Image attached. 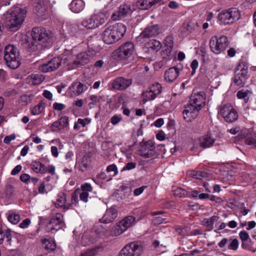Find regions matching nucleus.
<instances>
[{
  "instance_id": "1",
  "label": "nucleus",
  "mask_w": 256,
  "mask_h": 256,
  "mask_svg": "<svg viewBox=\"0 0 256 256\" xmlns=\"http://www.w3.org/2000/svg\"><path fill=\"white\" fill-rule=\"evenodd\" d=\"M205 97L203 92H193L190 96L189 104L183 112L184 120L188 122L196 118L199 111L204 106Z\"/></svg>"
},
{
  "instance_id": "2",
  "label": "nucleus",
  "mask_w": 256,
  "mask_h": 256,
  "mask_svg": "<svg viewBox=\"0 0 256 256\" xmlns=\"http://www.w3.org/2000/svg\"><path fill=\"white\" fill-rule=\"evenodd\" d=\"M31 35L32 41L28 49L30 51L48 48L50 46L52 36L50 34L42 27H36L32 28Z\"/></svg>"
},
{
  "instance_id": "3",
  "label": "nucleus",
  "mask_w": 256,
  "mask_h": 256,
  "mask_svg": "<svg viewBox=\"0 0 256 256\" xmlns=\"http://www.w3.org/2000/svg\"><path fill=\"white\" fill-rule=\"evenodd\" d=\"M26 10L20 6H14L4 14L6 26L12 31L18 30L23 23Z\"/></svg>"
},
{
  "instance_id": "4",
  "label": "nucleus",
  "mask_w": 256,
  "mask_h": 256,
  "mask_svg": "<svg viewBox=\"0 0 256 256\" xmlns=\"http://www.w3.org/2000/svg\"><path fill=\"white\" fill-rule=\"evenodd\" d=\"M126 30V26L122 23H117L106 28L102 34L103 41L108 44H114L124 36Z\"/></svg>"
},
{
  "instance_id": "5",
  "label": "nucleus",
  "mask_w": 256,
  "mask_h": 256,
  "mask_svg": "<svg viewBox=\"0 0 256 256\" xmlns=\"http://www.w3.org/2000/svg\"><path fill=\"white\" fill-rule=\"evenodd\" d=\"M4 59L6 65L12 69L17 68L21 64L18 48L12 44L6 46L4 50Z\"/></svg>"
},
{
  "instance_id": "6",
  "label": "nucleus",
  "mask_w": 256,
  "mask_h": 256,
  "mask_svg": "<svg viewBox=\"0 0 256 256\" xmlns=\"http://www.w3.org/2000/svg\"><path fill=\"white\" fill-rule=\"evenodd\" d=\"M248 67L244 62L240 63L234 71L233 82L239 88L244 87L248 78Z\"/></svg>"
},
{
  "instance_id": "7",
  "label": "nucleus",
  "mask_w": 256,
  "mask_h": 256,
  "mask_svg": "<svg viewBox=\"0 0 256 256\" xmlns=\"http://www.w3.org/2000/svg\"><path fill=\"white\" fill-rule=\"evenodd\" d=\"M220 24L229 25L234 23L240 18V13L238 8H232L222 10L218 16Z\"/></svg>"
},
{
  "instance_id": "8",
  "label": "nucleus",
  "mask_w": 256,
  "mask_h": 256,
  "mask_svg": "<svg viewBox=\"0 0 256 256\" xmlns=\"http://www.w3.org/2000/svg\"><path fill=\"white\" fill-rule=\"evenodd\" d=\"M143 251V246L141 242H132L121 250L118 256H140Z\"/></svg>"
},
{
  "instance_id": "9",
  "label": "nucleus",
  "mask_w": 256,
  "mask_h": 256,
  "mask_svg": "<svg viewBox=\"0 0 256 256\" xmlns=\"http://www.w3.org/2000/svg\"><path fill=\"white\" fill-rule=\"evenodd\" d=\"M211 50L216 54H219L224 52L228 45V38L222 36L219 38L212 36L209 42Z\"/></svg>"
},
{
  "instance_id": "10",
  "label": "nucleus",
  "mask_w": 256,
  "mask_h": 256,
  "mask_svg": "<svg viewBox=\"0 0 256 256\" xmlns=\"http://www.w3.org/2000/svg\"><path fill=\"white\" fill-rule=\"evenodd\" d=\"M218 113L227 122H233L238 118V112L229 104L220 106Z\"/></svg>"
},
{
  "instance_id": "11",
  "label": "nucleus",
  "mask_w": 256,
  "mask_h": 256,
  "mask_svg": "<svg viewBox=\"0 0 256 256\" xmlns=\"http://www.w3.org/2000/svg\"><path fill=\"white\" fill-rule=\"evenodd\" d=\"M84 38L86 40L81 42L82 47L86 46L90 55L94 56L100 49L98 44L100 41L98 37L96 36H84Z\"/></svg>"
},
{
  "instance_id": "12",
  "label": "nucleus",
  "mask_w": 256,
  "mask_h": 256,
  "mask_svg": "<svg viewBox=\"0 0 256 256\" xmlns=\"http://www.w3.org/2000/svg\"><path fill=\"white\" fill-rule=\"evenodd\" d=\"M134 50V45L131 42H126L118 48L114 52V55L120 60H125L129 58Z\"/></svg>"
},
{
  "instance_id": "13",
  "label": "nucleus",
  "mask_w": 256,
  "mask_h": 256,
  "mask_svg": "<svg viewBox=\"0 0 256 256\" xmlns=\"http://www.w3.org/2000/svg\"><path fill=\"white\" fill-rule=\"evenodd\" d=\"M63 224V215L60 213H57L51 218L46 225V229L48 232L55 233L62 228Z\"/></svg>"
},
{
  "instance_id": "14",
  "label": "nucleus",
  "mask_w": 256,
  "mask_h": 256,
  "mask_svg": "<svg viewBox=\"0 0 256 256\" xmlns=\"http://www.w3.org/2000/svg\"><path fill=\"white\" fill-rule=\"evenodd\" d=\"M66 54H64L60 59L62 60V63L66 64L68 69H73L76 68L80 64V60L78 58L79 54H74V50L72 52H66Z\"/></svg>"
},
{
  "instance_id": "15",
  "label": "nucleus",
  "mask_w": 256,
  "mask_h": 256,
  "mask_svg": "<svg viewBox=\"0 0 256 256\" xmlns=\"http://www.w3.org/2000/svg\"><path fill=\"white\" fill-rule=\"evenodd\" d=\"M155 146L152 140H148L140 144L138 152L144 158L156 156Z\"/></svg>"
},
{
  "instance_id": "16",
  "label": "nucleus",
  "mask_w": 256,
  "mask_h": 256,
  "mask_svg": "<svg viewBox=\"0 0 256 256\" xmlns=\"http://www.w3.org/2000/svg\"><path fill=\"white\" fill-rule=\"evenodd\" d=\"M160 33V27L158 24L152 25L146 27L141 32L140 35L137 37L138 41L142 42L146 39L151 37L155 36Z\"/></svg>"
},
{
  "instance_id": "17",
  "label": "nucleus",
  "mask_w": 256,
  "mask_h": 256,
  "mask_svg": "<svg viewBox=\"0 0 256 256\" xmlns=\"http://www.w3.org/2000/svg\"><path fill=\"white\" fill-rule=\"evenodd\" d=\"M34 10L38 16H43L48 13V0H32Z\"/></svg>"
},
{
  "instance_id": "18",
  "label": "nucleus",
  "mask_w": 256,
  "mask_h": 256,
  "mask_svg": "<svg viewBox=\"0 0 256 256\" xmlns=\"http://www.w3.org/2000/svg\"><path fill=\"white\" fill-rule=\"evenodd\" d=\"M136 220L134 216H130L126 217L120 221L119 224L115 228L114 232L116 235H120L125 232L128 228L132 226Z\"/></svg>"
},
{
  "instance_id": "19",
  "label": "nucleus",
  "mask_w": 256,
  "mask_h": 256,
  "mask_svg": "<svg viewBox=\"0 0 256 256\" xmlns=\"http://www.w3.org/2000/svg\"><path fill=\"white\" fill-rule=\"evenodd\" d=\"M106 21L104 17L100 15H94L87 20H84L82 24L88 29H92L103 24Z\"/></svg>"
},
{
  "instance_id": "20",
  "label": "nucleus",
  "mask_w": 256,
  "mask_h": 256,
  "mask_svg": "<svg viewBox=\"0 0 256 256\" xmlns=\"http://www.w3.org/2000/svg\"><path fill=\"white\" fill-rule=\"evenodd\" d=\"M62 64L60 57H54L46 63L42 64L40 70L43 72H47L56 70Z\"/></svg>"
},
{
  "instance_id": "21",
  "label": "nucleus",
  "mask_w": 256,
  "mask_h": 256,
  "mask_svg": "<svg viewBox=\"0 0 256 256\" xmlns=\"http://www.w3.org/2000/svg\"><path fill=\"white\" fill-rule=\"evenodd\" d=\"M132 84V80L122 77L116 78L113 82L112 88L116 90H124Z\"/></svg>"
},
{
  "instance_id": "22",
  "label": "nucleus",
  "mask_w": 256,
  "mask_h": 256,
  "mask_svg": "<svg viewBox=\"0 0 256 256\" xmlns=\"http://www.w3.org/2000/svg\"><path fill=\"white\" fill-rule=\"evenodd\" d=\"M240 136L244 139L245 143L248 145H254L256 146V134L252 130H245L242 132Z\"/></svg>"
},
{
  "instance_id": "23",
  "label": "nucleus",
  "mask_w": 256,
  "mask_h": 256,
  "mask_svg": "<svg viewBox=\"0 0 256 256\" xmlns=\"http://www.w3.org/2000/svg\"><path fill=\"white\" fill-rule=\"evenodd\" d=\"M117 212L115 208H111L107 210L102 218L100 222L110 223L113 222L117 217Z\"/></svg>"
},
{
  "instance_id": "24",
  "label": "nucleus",
  "mask_w": 256,
  "mask_h": 256,
  "mask_svg": "<svg viewBox=\"0 0 256 256\" xmlns=\"http://www.w3.org/2000/svg\"><path fill=\"white\" fill-rule=\"evenodd\" d=\"M130 10V6L126 4L120 5L118 10L114 12L112 15V18L114 20H118L124 16Z\"/></svg>"
},
{
  "instance_id": "25",
  "label": "nucleus",
  "mask_w": 256,
  "mask_h": 256,
  "mask_svg": "<svg viewBox=\"0 0 256 256\" xmlns=\"http://www.w3.org/2000/svg\"><path fill=\"white\" fill-rule=\"evenodd\" d=\"M178 68L176 67L170 68L165 72L164 79L168 82H172L178 78Z\"/></svg>"
},
{
  "instance_id": "26",
  "label": "nucleus",
  "mask_w": 256,
  "mask_h": 256,
  "mask_svg": "<svg viewBox=\"0 0 256 256\" xmlns=\"http://www.w3.org/2000/svg\"><path fill=\"white\" fill-rule=\"evenodd\" d=\"M162 1V0H138L136 5L138 8L147 10Z\"/></svg>"
},
{
  "instance_id": "27",
  "label": "nucleus",
  "mask_w": 256,
  "mask_h": 256,
  "mask_svg": "<svg viewBox=\"0 0 256 256\" xmlns=\"http://www.w3.org/2000/svg\"><path fill=\"white\" fill-rule=\"evenodd\" d=\"M92 190V187L88 183L86 182L81 186V200L86 202L88 201V192Z\"/></svg>"
},
{
  "instance_id": "28",
  "label": "nucleus",
  "mask_w": 256,
  "mask_h": 256,
  "mask_svg": "<svg viewBox=\"0 0 256 256\" xmlns=\"http://www.w3.org/2000/svg\"><path fill=\"white\" fill-rule=\"evenodd\" d=\"M12 230L8 228L5 232L2 229V224L0 222V244L3 242L4 238L6 239V242L9 244H11L12 240Z\"/></svg>"
},
{
  "instance_id": "29",
  "label": "nucleus",
  "mask_w": 256,
  "mask_h": 256,
  "mask_svg": "<svg viewBox=\"0 0 256 256\" xmlns=\"http://www.w3.org/2000/svg\"><path fill=\"white\" fill-rule=\"evenodd\" d=\"M215 141L210 136L206 135L200 139V146L204 148H210L214 146Z\"/></svg>"
},
{
  "instance_id": "30",
  "label": "nucleus",
  "mask_w": 256,
  "mask_h": 256,
  "mask_svg": "<svg viewBox=\"0 0 256 256\" xmlns=\"http://www.w3.org/2000/svg\"><path fill=\"white\" fill-rule=\"evenodd\" d=\"M31 168L36 173L44 174L46 172V166L39 161H33L31 164Z\"/></svg>"
},
{
  "instance_id": "31",
  "label": "nucleus",
  "mask_w": 256,
  "mask_h": 256,
  "mask_svg": "<svg viewBox=\"0 0 256 256\" xmlns=\"http://www.w3.org/2000/svg\"><path fill=\"white\" fill-rule=\"evenodd\" d=\"M96 242V240L94 238V235L92 232H86L84 234L82 237V242L84 244V246L86 245H89Z\"/></svg>"
},
{
  "instance_id": "32",
  "label": "nucleus",
  "mask_w": 256,
  "mask_h": 256,
  "mask_svg": "<svg viewBox=\"0 0 256 256\" xmlns=\"http://www.w3.org/2000/svg\"><path fill=\"white\" fill-rule=\"evenodd\" d=\"M68 122V118L67 116H62L58 120L54 122L52 126L56 128L58 130H61L66 127Z\"/></svg>"
},
{
  "instance_id": "33",
  "label": "nucleus",
  "mask_w": 256,
  "mask_h": 256,
  "mask_svg": "<svg viewBox=\"0 0 256 256\" xmlns=\"http://www.w3.org/2000/svg\"><path fill=\"white\" fill-rule=\"evenodd\" d=\"M42 247L50 251L54 250L56 248V244L54 241L51 238H44L42 240Z\"/></svg>"
},
{
  "instance_id": "34",
  "label": "nucleus",
  "mask_w": 256,
  "mask_h": 256,
  "mask_svg": "<svg viewBox=\"0 0 256 256\" xmlns=\"http://www.w3.org/2000/svg\"><path fill=\"white\" fill-rule=\"evenodd\" d=\"M146 46L148 48H150L156 52H158L162 48V44L158 40H152L146 42Z\"/></svg>"
},
{
  "instance_id": "35",
  "label": "nucleus",
  "mask_w": 256,
  "mask_h": 256,
  "mask_svg": "<svg viewBox=\"0 0 256 256\" xmlns=\"http://www.w3.org/2000/svg\"><path fill=\"white\" fill-rule=\"evenodd\" d=\"M70 96L74 97L80 94V82H74L69 88Z\"/></svg>"
},
{
  "instance_id": "36",
  "label": "nucleus",
  "mask_w": 256,
  "mask_h": 256,
  "mask_svg": "<svg viewBox=\"0 0 256 256\" xmlns=\"http://www.w3.org/2000/svg\"><path fill=\"white\" fill-rule=\"evenodd\" d=\"M157 96L155 95L148 88L142 94L143 101L146 102L149 100H154Z\"/></svg>"
},
{
  "instance_id": "37",
  "label": "nucleus",
  "mask_w": 256,
  "mask_h": 256,
  "mask_svg": "<svg viewBox=\"0 0 256 256\" xmlns=\"http://www.w3.org/2000/svg\"><path fill=\"white\" fill-rule=\"evenodd\" d=\"M8 222L14 224H16L20 220V216L18 214L9 212L7 216Z\"/></svg>"
},
{
  "instance_id": "38",
  "label": "nucleus",
  "mask_w": 256,
  "mask_h": 256,
  "mask_svg": "<svg viewBox=\"0 0 256 256\" xmlns=\"http://www.w3.org/2000/svg\"><path fill=\"white\" fill-rule=\"evenodd\" d=\"M80 196V189L78 188L72 193V200L70 206L73 207L74 206H76L78 203V196Z\"/></svg>"
},
{
  "instance_id": "39",
  "label": "nucleus",
  "mask_w": 256,
  "mask_h": 256,
  "mask_svg": "<svg viewBox=\"0 0 256 256\" xmlns=\"http://www.w3.org/2000/svg\"><path fill=\"white\" fill-rule=\"evenodd\" d=\"M106 231V229L102 225L98 224L93 227L92 232H94L98 236H102L104 234Z\"/></svg>"
},
{
  "instance_id": "40",
  "label": "nucleus",
  "mask_w": 256,
  "mask_h": 256,
  "mask_svg": "<svg viewBox=\"0 0 256 256\" xmlns=\"http://www.w3.org/2000/svg\"><path fill=\"white\" fill-rule=\"evenodd\" d=\"M93 56L90 55V52H88V50L81 52V65L88 63Z\"/></svg>"
},
{
  "instance_id": "41",
  "label": "nucleus",
  "mask_w": 256,
  "mask_h": 256,
  "mask_svg": "<svg viewBox=\"0 0 256 256\" xmlns=\"http://www.w3.org/2000/svg\"><path fill=\"white\" fill-rule=\"evenodd\" d=\"M44 103L42 101L40 102L33 108L32 110V114L34 115H38L40 114L44 108Z\"/></svg>"
},
{
  "instance_id": "42",
  "label": "nucleus",
  "mask_w": 256,
  "mask_h": 256,
  "mask_svg": "<svg viewBox=\"0 0 256 256\" xmlns=\"http://www.w3.org/2000/svg\"><path fill=\"white\" fill-rule=\"evenodd\" d=\"M70 9L75 13L80 12V0H73L70 4Z\"/></svg>"
},
{
  "instance_id": "43",
  "label": "nucleus",
  "mask_w": 256,
  "mask_h": 256,
  "mask_svg": "<svg viewBox=\"0 0 256 256\" xmlns=\"http://www.w3.org/2000/svg\"><path fill=\"white\" fill-rule=\"evenodd\" d=\"M174 194L175 196L180 198H186L189 196L188 192L184 189L181 188H177L174 191Z\"/></svg>"
},
{
  "instance_id": "44",
  "label": "nucleus",
  "mask_w": 256,
  "mask_h": 256,
  "mask_svg": "<svg viewBox=\"0 0 256 256\" xmlns=\"http://www.w3.org/2000/svg\"><path fill=\"white\" fill-rule=\"evenodd\" d=\"M100 248H92L87 249L84 254H81V256H96L98 253Z\"/></svg>"
},
{
  "instance_id": "45",
  "label": "nucleus",
  "mask_w": 256,
  "mask_h": 256,
  "mask_svg": "<svg viewBox=\"0 0 256 256\" xmlns=\"http://www.w3.org/2000/svg\"><path fill=\"white\" fill-rule=\"evenodd\" d=\"M66 194L65 193L61 192L58 196V198L56 200V204L60 206H65L66 203Z\"/></svg>"
},
{
  "instance_id": "46",
  "label": "nucleus",
  "mask_w": 256,
  "mask_h": 256,
  "mask_svg": "<svg viewBox=\"0 0 256 256\" xmlns=\"http://www.w3.org/2000/svg\"><path fill=\"white\" fill-rule=\"evenodd\" d=\"M156 96L161 92L162 86L158 83H156L148 88Z\"/></svg>"
},
{
  "instance_id": "47",
  "label": "nucleus",
  "mask_w": 256,
  "mask_h": 256,
  "mask_svg": "<svg viewBox=\"0 0 256 256\" xmlns=\"http://www.w3.org/2000/svg\"><path fill=\"white\" fill-rule=\"evenodd\" d=\"M18 94L17 91L14 88H8L4 92V96L10 98H14Z\"/></svg>"
},
{
  "instance_id": "48",
  "label": "nucleus",
  "mask_w": 256,
  "mask_h": 256,
  "mask_svg": "<svg viewBox=\"0 0 256 256\" xmlns=\"http://www.w3.org/2000/svg\"><path fill=\"white\" fill-rule=\"evenodd\" d=\"M228 245V248L232 250H236L238 246V241L236 238L230 240Z\"/></svg>"
},
{
  "instance_id": "49",
  "label": "nucleus",
  "mask_w": 256,
  "mask_h": 256,
  "mask_svg": "<svg viewBox=\"0 0 256 256\" xmlns=\"http://www.w3.org/2000/svg\"><path fill=\"white\" fill-rule=\"evenodd\" d=\"M172 50V47L164 46L161 54L162 58H166L169 57L170 55Z\"/></svg>"
},
{
  "instance_id": "50",
  "label": "nucleus",
  "mask_w": 256,
  "mask_h": 256,
  "mask_svg": "<svg viewBox=\"0 0 256 256\" xmlns=\"http://www.w3.org/2000/svg\"><path fill=\"white\" fill-rule=\"evenodd\" d=\"M82 166L85 170L82 169L81 171H84L86 170L87 169L88 167L90 166V156H84L82 158Z\"/></svg>"
},
{
  "instance_id": "51",
  "label": "nucleus",
  "mask_w": 256,
  "mask_h": 256,
  "mask_svg": "<svg viewBox=\"0 0 256 256\" xmlns=\"http://www.w3.org/2000/svg\"><path fill=\"white\" fill-rule=\"evenodd\" d=\"M107 172H114V174L111 175L112 176H116L118 174V170L117 166L114 164H112L108 166L106 169Z\"/></svg>"
},
{
  "instance_id": "52",
  "label": "nucleus",
  "mask_w": 256,
  "mask_h": 256,
  "mask_svg": "<svg viewBox=\"0 0 256 256\" xmlns=\"http://www.w3.org/2000/svg\"><path fill=\"white\" fill-rule=\"evenodd\" d=\"M32 84L34 85L40 84L43 80L42 76L38 74L32 75Z\"/></svg>"
},
{
  "instance_id": "53",
  "label": "nucleus",
  "mask_w": 256,
  "mask_h": 256,
  "mask_svg": "<svg viewBox=\"0 0 256 256\" xmlns=\"http://www.w3.org/2000/svg\"><path fill=\"white\" fill-rule=\"evenodd\" d=\"M14 188L10 184L6 186V193L8 196L12 197L14 195Z\"/></svg>"
},
{
  "instance_id": "54",
  "label": "nucleus",
  "mask_w": 256,
  "mask_h": 256,
  "mask_svg": "<svg viewBox=\"0 0 256 256\" xmlns=\"http://www.w3.org/2000/svg\"><path fill=\"white\" fill-rule=\"evenodd\" d=\"M249 92V90L244 91L243 90H240L238 92L236 96L240 99H248V95Z\"/></svg>"
},
{
  "instance_id": "55",
  "label": "nucleus",
  "mask_w": 256,
  "mask_h": 256,
  "mask_svg": "<svg viewBox=\"0 0 256 256\" xmlns=\"http://www.w3.org/2000/svg\"><path fill=\"white\" fill-rule=\"evenodd\" d=\"M75 106L80 107V100H76L72 108V111L73 112V114L76 116H80V113L78 110L74 108Z\"/></svg>"
},
{
  "instance_id": "56",
  "label": "nucleus",
  "mask_w": 256,
  "mask_h": 256,
  "mask_svg": "<svg viewBox=\"0 0 256 256\" xmlns=\"http://www.w3.org/2000/svg\"><path fill=\"white\" fill-rule=\"evenodd\" d=\"M239 236L242 242L247 241L249 239L248 234L245 230L240 232L239 234Z\"/></svg>"
},
{
  "instance_id": "57",
  "label": "nucleus",
  "mask_w": 256,
  "mask_h": 256,
  "mask_svg": "<svg viewBox=\"0 0 256 256\" xmlns=\"http://www.w3.org/2000/svg\"><path fill=\"white\" fill-rule=\"evenodd\" d=\"M20 101L24 104H26L31 102V98L30 96L24 94L20 96Z\"/></svg>"
},
{
  "instance_id": "58",
  "label": "nucleus",
  "mask_w": 256,
  "mask_h": 256,
  "mask_svg": "<svg viewBox=\"0 0 256 256\" xmlns=\"http://www.w3.org/2000/svg\"><path fill=\"white\" fill-rule=\"evenodd\" d=\"M183 28H185V26H184ZM186 28L188 34L192 33L195 30L194 25V23L192 22L187 24Z\"/></svg>"
},
{
  "instance_id": "59",
  "label": "nucleus",
  "mask_w": 256,
  "mask_h": 256,
  "mask_svg": "<svg viewBox=\"0 0 256 256\" xmlns=\"http://www.w3.org/2000/svg\"><path fill=\"white\" fill-rule=\"evenodd\" d=\"M166 219L161 216H156L152 219V222L154 224H160L162 223Z\"/></svg>"
},
{
  "instance_id": "60",
  "label": "nucleus",
  "mask_w": 256,
  "mask_h": 256,
  "mask_svg": "<svg viewBox=\"0 0 256 256\" xmlns=\"http://www.w3.org/2000/svg\"><path fill=\"white\" fill-rule=\"evenodd\" d=\"M218 216H212L210 218L207 219L206 223L208 226H212L214 222H216L218 220Z\"/></svg>"
},
{
  "instance_id": "61",
  "label": "nucleus",
  "mask_w": 256,
  "mask_h": 256,
  "mask_svg": "<svg viewBox=\"0 0 256 256\" xmlns=\"http://www.w3.org/2000/svg\"><path fill=\"white\" fill-rule=\"evenodd\" d=\"M122 120V117L120 116L115 115L112 117L110 122L114 125H116L118 123Z\"/></svg>"
},
{
  "instance_id": "62",
  "label": "nucleus",
  "mask_w": 256,
  "mask_h": 256,
  "mask_svg": "<svg viewBox=\"0 0 256 256\" xmlns=\"http://www.w3.org/2000/svg\"><path fill=\"white\" fill-rule=\"evenodd\" d=\"M164 46L173 48V38L171 36H168L164 40Z\"/></svg>"
},
{
  "instance_id": "63",
  "label": "nucleus",
  "mask_w": 256,
  "mask_h": 256,
  "mask_svg": "<svg viewBox=\"0 0 256 256\" xmlns=\"http://www.w3.org/2000/svg\"><path fill=\"white\" fill-rule=\"evenodd\" d=\"M66 108V106L62 104L54 102L53 104V108L56 110H62Z\"/></svg>"
},
{
  "instance_id": "64",
  "label": "nucleus",
  "mask_w": 256,
  "mask_h": 256,
  "mask_svg": "<svg viewBox=\"0 0 256 256\" xmlns=\"http://www.w3.org/2000/svg\"><path fill=\"white\" fill-rule=\"evenodd\" d=\"M30 224V220L29 218L24 219L19 225V226L22 228H27Z\"/></svg>"
}]
</instances>
